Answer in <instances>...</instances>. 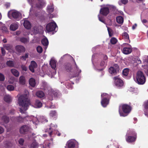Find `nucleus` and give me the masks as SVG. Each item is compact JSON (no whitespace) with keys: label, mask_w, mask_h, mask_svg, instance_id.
I'll return each instance as SVG.
<instances>
[{"label":"nucleus","mask_w":148,"mask_h":148,"mask_svg":"<svg viewBox=\"0 0 148 148\" xmlns=\"http://www.w3.org/2000/svg\"><path fill=\"white\" fill-rule=\"evenodd\" d=\"M18 103L20 106V111L21 113H24L30 104L29 100L28 99L27 96L25 95L18 94Z\"/></svg>","instance_id":"1"},{"label":"nucleus","mask_w":148,"mask_h":148,"mask_svg":"<svg viewBox=\"0 0 148 148\" xmlns=\"http://www.w3.org/2000/svg\"><path fill=\"white\" fill-rule=\"evenodd\" d=\"M135 81L139 84H143L145 82L146 79L143 73L141 71H138L136 76L134 78Z\"/></svg>","instance_id":"2"},{"label":"nucleus","mask_w":148,"mask_h":148,"mask_svg":"<svg viewBox=\"0 0 148 148\" xmlns=\"http://www.w3.org/2000/svg\"><path fill=\"white\" fill-rule=\"evenodd\" d=\"M119 112L120 116H125L127 115L125 114L129 113L131 110L130 107L127 104H121L120 105Z\"/></svg>","instance_id":"3"},{"label":"nucleus","mask_w":148,"mask_h":148,"mask_svg":"<svg viewBox=\"0 0 148 148\" xmlns=\"http://www.w3.org/2000/svg\"><path fill=\"white\" fill-rule=\"evenodd\" d=\"M21 16V13L15 10H10L8 13V16L10 18L12 16L15 19H19L20 18Z\"/></svg>","instance_id":"4"},{"label":"nucleus","mask_w":148,"mask_h":148,"mask_svg":"<svg viewBox=\"0 0 148 148\" xmlns=\"http://www.w3.org/2000/svg\"><path fill=\"white\" fill-rule=\"evenodd\" d=\"M57 27V25L55 22L49 23L46 26V30L48 32L53 31L56 30Z\"/></svg>","instance_id":"5"},{"label":"nucleus","mask_w":148,"mask_h":148,"mask_svg":"<svg viewBox=\"0 0 148 148\" xmlns=\"http://www.w3.org/2000/svg\"><path fill=\"white\" fill-rule=\"evenodd\" d=\"M115 84L118 87H121L123 85V81L119 78V76H116L114 78Z\"/></svg>","instance_id":"6"},{"label":"nucleus","mask_w":148,"mask_h":148,"mask_svg":"<svg viewBox=\"0 0 148 148\" xmlns=\"http://www.w3.org/2000/svg\"><path fill=\"white\" fill-rule=\"evenodd\" d=\"M119 70V68L118 65L117 64H115L113 67H111L109 69V71L110 73L115 75Z\"/></svg>","instance_id":"7"},{"label":"nucleus","mask_w":148,"mask_h":148,"mask_svg":"<svg viewBox=\"0 0 148 148\" xmlns=\"http://www.w3.org/2000/svg\"><path fill=\"white\" fill-rule=\"evenodd\" d=\"M76 143V141L74 139H71L68 141L67 145L68 148H74Z\"/></svg>","instance_id":"8"},{"label":"nucleus","mask_w":148,"mask_h":148,"mask_svg":"<svg viewBox=\"0 0 148 148\" xmlns=\"http://www.w3.org/2000/svg\"><path fill=\"white\" fill-rule=\"evenodd\" d=\"M37 65L36 62L34 61H32L29 66V70L32 73L34 72V69L36 68Z\"/></svg>","instance_id":"9"},{"label":"nucleus","mask_w":148,"mask_h":148,"mask_svg":"<svg viewBox=\"0 0 148 148\" xmlns=\"http://www.w3.org/2000/svg\"><path fill=\"white\" fill-rule=\"evenodd\" d=\"M109 12V8L107 6H105L101 8L100 11V13L104 16L107 15Z\"/></svg>","instance_id":"10"},{"label":"nucleus","mask_w":148,"mask_h":148,"mask_svg":"<svg viewBox=\"0 0 148 148\" xmlns=\"http://www.w3.org/2000/svg\"><path fill=\"white\" fill-rule=\"evenodd\" d=\"M30 129V128L28 126L24 125L22 126L20 129V132L21 134H25L29 131Z\"/></svg>","instance_id":"11"},{"label":"nucleus","mask_w":148,"mask_h":148,"mask_svg":"<svg viewBox=\"0 0 148 148\" xmlns=\"http://www.w3.org/2000/svg\"><path fill=\"white\" fill-rule=\"evenodd\" d=\"M2 114H1V112H0V117L1 116V121L0 122V123L3 124L8 123L9 121V118L5 116H2Z\"/></svg>","instance_id":"12"},{"label":"nucleus","mask_w":148,"mask_h":148,"mask_svg":"<svg viewBox=\"0 0 148 148\" xmlns=\"http://www.w3.org/2000/svg\"><path fill=\"white\" fill-rule=\"evenodd\" d=\"M16 51L19 53L24 52L25 51V48L23 46L17 45L16 47Z\"/></svg>","instance_id":"13"},{"label":"nucleus","mask_w":148,"mask_h":148,"mask_svg":"<svg viewBox=\"0 0 148 148\" xmlns=\"http://www.w3.org/2000/svg\"><path fill=\"white\" fill-rule=\"evenodd\" d=\"M126 141L130 143L134 141L136 139V136H126Z\"/></svg>","instance_id":"14"},{"label":"nucleus","mask_w":148,"mask_h":148,"mask_svg":"<svg viewBox=\"0 0 148 148\" xmlns=\"http://www.w3.org/2000/svg\"><path fill=\"white\" fill-rule=\"evenodd\" d=\"M143 63L145 65L143 66L144 68V71L147 75H148V60H144L143 61Z\"/></svg>","instance_id":"15"},{"label":"nucleus","mask_w":148,"mask_h":148,"mask_svg":"<svg viewBox=\"0 0 148 148\" xmlns=\"http://www.w3.org/2000/svg\"><path fill=\"white\" fill-rule=\"evenodd\" d=\"M23 25L27 29H29L31 27V25L29 22L25 19L24 20Z\"/></svg>","instance_id":"16"},{"label":"nucleus","mask_w":148,"mask_h":148,"mask_svg":"<svg viewBox=\"0 0 148 148\" xmlns=\"http://www.w3.org/2000/svg\"><path fill=\"white\" fill-rule=\"evenodd\" d=\"M101 103L103 107H106L109 103V99H102Z\"/></svg>","instance_id":"17"},{"label":"nucleus","mask_w":148,"mask_h":148,"mask_svg":"<svg viewBox=\"0 0 148 148\" xmlns=\"http://www.w3.org/2000/svg\"><path fill=\"white\" fill-rule=\"evenodd\" d=\"M42 105V103L40 101L36 100V101L34 106V107L38 108L41 107Z\"/></svg>","instance_id":"18"},{"label":"nucleus","mask_w":148,"mask_h":148,"mask_svg":"<svg viewBox=\"0 0 148 148\" xmlns=\"http://www.w3.org/2000/svg\"><path fill=\"white\" fill-rule=\"evenodd\" d=\"M132 51V49L130 47H124L123 49V53L126 54L130 53Z\"/></svg>","instance_id":"19"},{"label":"nucleus","mask_w":148,"mask_h":148,"mask_svg":"<svg viewBox=\"0 0 148 148\" xmlns=\"http://www.w3.org/2000/svg\"><path fill=\"white\" fill-rule=\"evenodd\" d=\"M18 28V24L16 23H13L10 26V29L12 31H15Z\"/></svg>","instance_id":"20"},{"label":"nucleus","mask_w":148,"mask_h":148,"mask_svg":"<svg viewBox=\"0 0 148 148\" xmlns=\"http://www.w3.org/2000/svg\"><path fill=\"white\" fill-rule=\"evenodd\" d=\"M4 99L6 102L9 103L11 101L12 98L10 95H7L5 96Z\"/></svg>","instance_id":"21"},{"label":"nucleus","mask_w":148,"mask_h":148,"mask_svg":"<svg viewBox=\"0 0 148 148\" xmlns=\"http://www.w3.org/2000/svg\"><path fill=\"white\" fill-rule=\"evenodd\" d=\"M11 72L12 74L16 77L19 76V73L18 71L15 69H13L11 70Z\"/></svg>","instance_id":"22"},{"label":"nucleus","mask_w":148,"mask_h":148,"mask_svg":"<svg viewBox=\"0 0 148 148\" xmlns=\"http://www.w3.org/2000/svg\"><path fill=\"white\" fill-rule=\"evenodd\" d=\"M54 10V7L53 4H50L47 7V11L49 13L53 12Z\"/></svg>","instance_id":"23"},{"label":"nucleus","mask_w":148,"mask_h":148,"mask_svg":"<svg viewBox=\"0 0 148 148\" xmlns=\"http://www.w3.org/2000/svg\"><path fill=\"white\" fill-rule=\"evenodd\" d=\"M50 65L52 69H55L56 67V61L53 60H51L50 61Z\"/></svg>","instance_id":"24"},{"label":"nucleus","mask_w":148,"mask_h":148,"mask_svg":"<svg viewBox=\"0 0 148 148\" xmlns=\"http://www.w3.org/2000/svg\"><path fill=\"white\" fill-rule=\"evenodd\" d=\"M126 136H136V134L133 130H129L127 131Z\"/></svg>","instance_id":"25"},{"label":"nucleus","mask_w":148,"mask_h":148,"mask_svg":"<svg viewBox=\"0 0 148 148\" xmlns=\"http://www.w3.org/2000/svg\"><path fill=\"white\" fill-rule=\"evenodd\" d=\"M20 40L21 42L25 44L29 42V41L28 38L22 37L20 38Z\"/></svg>","instance_id":"26"},{"label":"nucleus","mask_w":148,"mask_h":148,"mask_svg":"<svg viewBox=\"0 0 148 148\" xmlns=\"http://www.w3.org/2000/svg\"><path fill=\"white\" fill-rule=\"evenodd\" d=\"M19 82L20 84L24 85L25 84V77L23 76H21L19 78Z\"/></svg>","instance_id":"27"},{"label":"nucleus","mask_w":148,"mask_h":148,"mask_svg":"<svg viewBox=\"0 0 148 148\" xmlns=\"http://www.w3.org/2000/svg\"><path fill=\"white\" fill-rule=\"evenodd\" d=\"M36 95L39 98H42L45 96L44 93L42 91H38L36 92Z\"/></svg>","instance_id":"28"},{"label":"nucleus","mask_w":148,"mask_h":148,"mask_svg":"<svg viewBox=\"0 0 148 148\" xmlns=\"http://www.w3.org/2000/svg\"><path fill=\"white\" fill-rule=\"evenodd\" d=\"M29 84L32 86L34 87L36 85L35 79L33 78H31L29 80Z\"/></svg>","instance_id":"29"},{"label":"nucleus","mask_w":148,"mask_h":148,"mask_svg":"<svg viewBox=\"0 0 148 148\" xmlns=\"http://www.w3.org/2000/svg\"><path fill=\"white\" fill-rule=\"evenodd\" d=\"M41 42L42 44L45 46H47L49 43L48 40L47 38L43 39L41 40Z\"/></svg>","instance_id":"30"},{"label":"nucleus","mask_w":148,"mask_h":148,"mask_svg":"<svg viewBox=\"0 0 148 148\" xmlns=\"http://www.w3.org/2000/svg\"><path fill=\"white\" fill-rule=\"evenodd\" d=\"M116 20L117 23L120 24L123 23V18L121 16H119L117 17Z\"/></svg>","instance_id":"31"},{"label":"nucleus","mask_w":148,"mask_h":148,"mask_svg":"<svg viewBox=\"0 0 148 148\" xmlns=\"http://www.w3.org/2000/svg\"><path fill=\"white\" fill-rule=\"evenodd\" d=\"M50 127L49 128V130H50V131L49 132H48L49 135L50 136H51L52 135V131L51 130V129L52 130L53 129V127L56 128L57 127V125H54L52 124H51L50 125Z\"/></svg>","instance_id":"32"},{"label":"nucleus","mask_w":148,"mask_h":148,"mask_svg":"<svg viewBox=\"0 0 148 148\" xmlns=\"http://www.w3.org/2000/svg\"><path fill=\"white\" fill-rule=\"evenodd\" d=\"M144 107L145 108V115H147V113H146V112H147V110H148V101H146L144 103Z\"/></svg>","instance_id":"33"},{"label":"nucleus","mask_w":148,"mask_h":148,"mask_svg":"<svg viewBox=\"0 0 148 148\" xmlns=\"http://www.w3.org/2000/svg\"><path fill=\"white\" fill-rule=\"evenodd\" d=\"M101 97L102 98H103V99H109L110 97V96L106 93H103L101 94Z\"/></svg>","instance_id":"34"},{"label":"nucleus","mask_w":148,"mask_h":148,"mask_svg":"<svg viewBox=\"0 0 148 148\" xmlns=\"http://www.w3.org/2000/svg\"><path fill=\"white\" fill-rule=\"evenodd\" d=\"M57 115L56 111L55 110H51V111L49 114V115L50 116L53 117L56 116Z\"/></svg>","instance_id":"35"},{"label":"nucleus","mask_w":148,"mask_h":148,"mask_svg":"<svg viewBox=\"0 0 148 148\" xmlns=\"http://www.w3.org/2000/svg\"><path fill=\"white\" fill-rule=\"evenodd\" d=\"M129 72V69L127 68H125L124 69L123 71V74L125 76L127 75Z\"/></svg>","instance_id":"36"},{"label":"nucleus","mask_w":148,"mask_h":148,"mask_svg":"<svg viewBox=\"0 0 148 148\" xmlns=\"http://www.w3.org/2000/svg\"><path fill=\"white\" fill-rule=\"evenodd\" d=\"M7 89L10 91H13L14 89V87L12 85H9L7 86Z\"/></svg>","instance_id":"37"},{"label":"nucleus","mask_w":148,"mask_h":148,"mask_svg":"<svg viewBox=\"0 0 148 148\" xmlns=\"http://www.w3.org/2000/svg\"><path fill=\"white\" fill-rule=\"evenodd\" d=\"M37 144L35 141L32 143L29 146V148H35L37 147Z\"/></svg>","instance_id":"38"},{"label":"nucleus","mask_w":148,"mask_h":148,"mask_svg":"<svg viewBox=\"0 0 148 148\" xmlns=\"http://www.w3.org/2000/svg\"><path fill=\"white\" fill-rule=\"evenodd\" d=\"M128 2V0H121L119 1L118 3L119 4L121 5L122 4H126Z\"/></svg>","instance_id":"39"},{"label":"nucleus","mask_w":148,"mask_h":148,"mask_svg":"<svg viewBox=\"0 0 148 148\" xmlns=\"http://www.w3.org/2000/svg\"><path fill=\"white\" fill-rule=\"evenodd\" d=\"M6 64L8 66L10 67H13L14 65L13 62L10 60L7 61Z\"/></svg>","instance_id":"40"},{"label":"nucleus","mask_w":148,"mask_h":148,"mask_svg":"<svg viewBox=\"0 0 148 148\" xmlns=\"http://www.w3.org/2000/svg\"><path fill=\"white\" fill-rule=\"evenodd\" d=\"M8 82L9 84H13L14 82V78L12 77H10L8 80Z\"/></svg>","instance_id":"41"},{"label":"nucleus","mask_w":148,"mask_h":148,"mask_svg":"<svg viewBox=\"0 0 148 148\" xmlns=\"http://www.w3.org/2000/svg\"><path fill=\"white\" fill-rule=\"evenodd\" d=\"M38 1V3L39 4L37 5V7L40 8L42 7L43 5V3L42 2V1L41 0H37Z\"/></svg>","instance_id":"42"},{"label":"nucleus","mask_w":148,"mask_h":148,"mask_svg":"<svg viewBox=\"0 0 148 148\" xmlns=\"http://www.w3.org/2000/svg\"><path fill=\"white\" fill-rule=\"evenodd\" d=\"M122 36L127 40H129V36L128 34L126 32H124L122 34Z\"/></svg>","instance_id":"43"},{"label":"nucleus","mask_w":148,"mask_h":148,"mask_svg":"<svg viewBox=\"0 0 148 148\" xmlns=\"http://www.w3.org/2000/svg\"><path fill=\"white\" fill-rule=\"evenodd\" d=\"M117 41V39L115 38H112L110 40V42L112 44H115Z\"/></svg>","instance_id":"44"},{"label":"nucleus","mask_w":148,"mask_h":148,"mask_svg":"<svg viewBox=\"0 0 148 148\" xmlns=\"http://www.w3.org/2000/svg\"><path fill=\"white\" fill-rule=\"evenodd\" d=\"M4 47L7 50L10 51L12 47L9 45H5L4 46Z\"/></svg>","instance_id":"45"},{"label":"nucleus","mask_w":148,"mask_h":148,"mask_svg":"<svg viewBox=\"0 0 148 148\" xmlns=\"http://www.w3.org/2000/svg\"><path fill=\"white\" fill-rule=\"evenodd\" d=\"M37 52L39 53H41L42 51V47L40 46H38L36 48Z\"/></svg>","instance_id":"46"},{"label":"nucleus","mask_w":148,"mask_h":148,"mask_svg":"<svg viewBox=\"0 0 148 148\" xmlns=\"http://www.w3.org/2000/svg\"><path fill=\"white\" fill-rule=\"evenodd\" d=\"M108 30L110 36L111 37L113 35V32L112 29L108 27Z\"/></svg>","instance_id":"47"},{"label":"nucleus","mask_w":148,"mask_h":148,"mask_svg":"<svg viewBox=\"0 0 148 148\" xmlns=\"http://www.w3.org/2000/svg\"><path fill=\"white\" fill-rule=\"evenodd\" d=\"M28 53H26L24 56H22L21 58V59L23 60H25L28 57Z\"/></svg>","instance_id":"48"},{"label":"nucleus","mask_w":148,"mask_h":148,"mask_svg":"<svg viewBox=\"0 0 148 148\" xmlns=\"http://www.w3.org/2000/svg\"><path fill=\"white\" fill-rule=\"evenodd\" d=\"M5 77L4 75L0 73V81H3L5 79Z\"/></svg>","instance_id":"49"},{"label":"nucleus","mask_w":148,"mask_h":148,"mask_svg":"<svg viewBox=\"0 0 148 148\" xmlns=\"http://www.w3.org/2000/svg\"><path fill=\"white\" fill-rule=\"evenodd\" d=\"M1 30L4 32H8V29L5 26H2L1 27Z\"/></svg>","instance_id":"50"},{"label":"nucleus","mask_w":148,"mask_h":148,"mask_svg":"<svg viewBox=\"0 0 148 148\" xmlns=\"http://www.w3.org/2000/svg\"><path fill=\"white\" fill-rule=\"evenodd\" d=\"M18 142L21 145H23L24 142V140L23 139L21 138L19 140Z\"/></svg>","instance_id":"51"},{"label":"nucleus","mask_w":148,"mask_h":148,"mask_svg":"<svg viewBox=\"0 0 148 148\" xmlns=\"http://www.w3.org/2000/svg\"><path fill=\"white\" fill-rule=\"evenodd\" d=\"M21 67L23 71H27V68L24 65H22Z\"/></svg>","instance_id":"52"},{"label":"nucleus","mask_w":148,"mask_h":148,"mask_svg":"<svg viewBox=\"0 0 148 148\" xmlns=\"http://www.w3.org/2000/svg\"><path fill=\"white\" fill-rule=\"evenodd\" d=\"M75 70H76V71L77 72H79V71H81V70L79 69V68H78L75 62Z\"/></svg>","instance_id":"53"},{"label":"nucleus","mask_w":148,"mask_h":148,"mask_svg":"<svg viewBox=\"0 0 148 148\" xmlns=\"http://www.w3.org/2000/svg\"><path fill=\"white\" fill-rule=\"evenodd\" d=\"M35 0H27V1L30 4L32 5V4L33 3L34 1Z\"/></svg>","instance_id":"54"},{"label":"nucleus","mask_w":148,"mask_h":148,"mask_svg":"<svg viewBox=\"0 0 148 148\" xmlns=\"http://www.w3.org/2000/svg\"><path fill=\"white\" fill-rule=\"evenodd\" d=\"M4 131V130L3 128L0 126V134L2 133Z\"/></svg>","instance_id":"55"},{"label":"nucleus","mask_w":148,"mask_h":148,"mask_svg":"<svg viewBox=\"0 0 148 148\" xmlns=\"http://www.w3.org/2000/svg\"><path fill=\"white\" fill-rule=\"evenodd\" d=\"M1 50L2 53L3 55H4L5 53V52L4 49L3 48H2L1 49Z\"/></svg>","instance_id":"56"},{"label":"nucleus","mask_w":148,"mask_h":148,"mask_svg":"<svg viewBox=\"0 0 148 148\" xmlns=\"http://www.w3.org/2000/svg\"><path fill=\"white\" fill-rule=\"evenodd\" d=\"M50 143H47V144L45 143L46 147L45 148H49Z\"/></svg>","instance_id":"57"},{"label":"nucleus","mask_w":148,"mask_h":148,"mask_svg":"<svg viewBox=\"0 0 148 148\" xmlns=\"http://www.w3.org/2000/svg\"><path fill=\"white\" fill-rule=\"evenodd\" d=\"M10 4L9 3H7L5 5L6 8H8L10 6Z\"/></svg>","instance_id":"58"},{"label":"nucleus","mask_w":148,"mask_h":148,"mask_svg":"<svg viewBox=\"0 0 148 148\" xmlns=\"http://www.w3.org/2000/svg\"><path fill=\"white\" fill-rule=\"evenodd\" d=\"M98 17L99 20L100 21H101L102 22H104V21L103 20V19H102V18H101L100 17L99 15H98Z\"/></svg>","instance_id":"59"},{"label":"nucleus","mask_w":148,"mask_h":148,"mask_svg":"<svg viewBox=\"0 0 148 148\" xmlns=\"http://www.w3.org/2000/svg\"><path fill=\"white\" fill-rule=\"evenodd\" d=\"M21 32L20 31H18L16 32V35H18L21 34Z\"/></svg>","instance_id":"60"},{"label":"nucleus","mask_w":148,"mask_h":148,"mask_svg":"<svg viewBox=\"0 0 148 148\" xmlns=\"http://www.w3.org/2000/svg\"><path fill=\"white\" fill-rule=\"evenodd\" d=\"M33 121H35L37 122L38 121V119H37V118H36V117H33Z\"/></svg>","instance_id":"61"},{"label":"nucleus","mask_w":148,"mask_h":148,"mask_svg":"<svg viewBox=\"0 0 148 148\" xmlns=\"http://www.w3.org/2000/svg\"><path fill=\"white\" fill-rule=\"evenodd\" d=\"M137 26V24H135L132 27V28L133 29H134Z\"/></svg>","instance_id":"62"},{"label":"nucleus","mask_w":148,"mask_h":148,"mask_svg":"<svg viewBox=\"0 0 148 148\" xmlns=\"http://www.w3.org/2000/svg\"><path fill=\"white\" fill-rule=\"evenodd\" d=\"M137 62L138 64H140L141 62V61L140 59H137Z\"/></svg>","instance_id":"63"},{"label":"nucleus","mask_w":148,"mask_h":148,"mask_svg":"<svg viewBox=\"0 0 148 148\" xmlns=\"http://www.w3.org/2000/svg\"><path fill=\"white\" fill-rule=\"evenodd\" d=\"M103 58L104 60H106L107 59L108 57L106 56H104L103 57Z\"/></svg>","instance_id":"64"}]
</instances>
